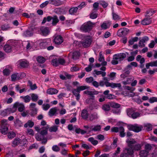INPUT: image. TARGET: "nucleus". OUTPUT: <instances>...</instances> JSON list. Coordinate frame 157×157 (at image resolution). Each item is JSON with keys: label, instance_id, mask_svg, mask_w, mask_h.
Returning a JSON list of instances; mask_svg holds the SVG:
<instances>
[{"label": "nucleus", "instance_id": "obj_53", "mask_svg": "<svg viewBox=\"0 0 157 157\" xmlns=\"http://www.w3.org/2000/svg\"><path fill=\"white\" fill-rule=\"evenodd\" d=\"M58 126L54 125L49 128V131L51 132H56L58 130Z\"/></svg>", "mask_w": 157, "mask_h": 157}, {"label": "nucleus", "instance_id": "obj_62", "mask_svg": "<svg viewBox=\"0 0 157 157\" xmlns=\"http://www.w3.org/2000/svg\"><path fill=\"white\" fill-rule=\"evenodd\" d=\"M155 45V43L154 40H152L150 43L148 44V46L150 48H153Z\"/></svg>", "mask_w": 157, "mask_h": 157}, {"label": "nucleus", "instance_id": "obj_25", "mask_svg": "<svg viewBox=\"0 0 157 157\" xmlns=\"http://www.w3.org/2000/svg\"><path fill=\"white\" fill-rule=\"evenodd\" d=\"M33 34L32 29H28L24 31L23 33V36L26 37L30 36Z\"/></svg>", "mask_w": 157, "mask_h": 157}, {"label": "nucleus", "instance_id": "obj_2", "mask_svg": "<svg viewBox=\"0 0 157 157\" xmlns=\"http://www.w3.org/2000/svg\"><path fill=\"white\" fill-rule=\"evenodd\" d=\"M7 120L3 119L1 121V126L0 127V132L4 135L6 134L8 131L9 126Z\"/></svg>", "mask_w": 157, "mask_h": 157}, {"label": "nucleus", "instance_id": "obj_31", "mask_svg": "<svg viewBox=\"0 0 157 157\" xmlns=\"http://www.w3.org/2000/svg\"><path fill=\"white\" fill-rule=\"evenodd\" d=\"M142 147V145L140 144H137L133 145L132 147L130 148L133 151H138L141 149Z\"/></svg>", "mask_w": 157, "mask_h": 157}, {"label": "nucleus", "instance_id": "obj_54", "mask_svg": "<svg viewBox=\"0 0 157 157\" xmlns=\"http://www.w3.org/2000/svg\"><path fill=\"white\" fill-rule=\"evenodd\" d=\"M15 133L13 132H9L8 133V136L9 139H12L15 137Z\"/></svg>", "mask_w": 157, "mask_h": 157}, {"label": "nucleus", "instance_id": "obj_17", "mask_svg": "<svg viewBox=\"0 0 157 157\" xmlns=\"http://www.w3.org/2000/svg\"><path fill=\"white\" fill-rule=\"evenodd\" d=\"M100 117L98 113L97 112L93 113L90 114L89 117V120L92 121L98 119Z\"/></svg>", "mask_w": 157, "mask_h": 157}, {"label": "nucleus", "instance_id": "obj_5", "mask_svg": "<svg viewBox=\"0 0 157 157\" xmlns=\"http://www.w3.org/2000/svg\"><path fill=\"white\" fill-rule=\"evenodd\" d=\"M128 128L131 131L136 132H138L140 131L143 128L141 125L135 124H129L127 126Z\"/></svg>", "mask_w": 157, "mask_h": 157}, {"label": "nucleus", "instance_id": "obj_26", "mask_svg": "<svg viewBox=\"0 0 157 157\" xmlns=\"http://www.w3.org/2000/svg\"><path fill=\"white\" fill-rule=\"evenodd\" d=\"M151 22V18L146 17L142 20L141 24L144 25H147Z\"/></svg>", "mask_w": 157, "mask_h": 157}, {"label": "nucleus", "instance_id": "obj_23", "mask_svg": "<svg viewBox=\"0 0 157 157\" xmlns=\"http://www.w3.org/2000/svg\"><path fill=\"white\" fill-rule=\"evenodd\" d=\"M72 76L71 75L68 74L67 72H65L64 75L60 74L59 75L60 78L62 80H66L67 79H70L71 78Z\"/></svg>", "mask_w": 157, "mask_h": 157}, {"label": "nucleus", "instance_id": "obj_32", "mask_svg": "<svg viewBox=\"0 0 157 157\" xmlns=\"http://www.w3.org/2000/svg\"><path fill=\"white\" fill-rule=\"evenodd\" d=\"M20 98L25 103L29 102L31 100V97L29 95L26 96H20Z\"/></svg>", "mask_w": 157, "mask_h": 157}, {"label": "nucleus", "instance_id": "obj_47", "mask_svg": "<svg viewBox=\"0 0 157 157\" xmlns=\"http://www.w3.org/2000/svg\"><path fill=\"white\" fill-rule=\"evenodd\" d=\"M102 109L106 112L108 111L110 109V105L104 104L102 105Z\"/></svg>", "mask_w": 157, "mask_h": 157}, {"label": "nucleus", "instance_id": "obj_43", "mask_svg": "<svg viewBox=\"0 0 157 157\" xmlns=\"http://www.w3.org/2000/svg\"><path fill=\"white\" fill-rule=\"evenodd\" d=\"M11 80L15 81L19 79V77L18 75V73H15L12 75L11 76Z\"/></svg>", "mask_w": 157, "mask_h": 157}, {"label": "nucleus", "instance_id": "obj_14", "mask_svg": "<svg viewBox=\"0 0 157 157\" xmlns=\"http://www.w3.org/2000/svg\"><path fill=\"white\" fill-rule=\"evenodd\" d=\"M50 41L49 40L46 39H41L38 41L39 45L41 48H45L48 45V43Z\"/></svg>", "mask_w": 157, "mask_h": 157}, {"label": "nucleus", "instance_id": "obj_56", "mask_svg": "<svg viewBox=\"0 0 157 157\" xmlns=\"http://www.w3.org/2000/svg\"><path fill=\"white\" fill-rule=\"evenodd\" d=\"M149 101L151 103H153L154 102H157V98L155 97L151 98L149 99Z\"/></svg>", "mask_w": 157, "mask_h": 157}, {"label": "nucleus", "instance_id": "obj_12", "mask_svg": "<svg viewBox=\"0 0 157 157\" xmlns=\"http://www.w3.org/2000/svg\"><path fill=\"white\" fill-rule=\"evenodd\" d=\"M111 24V21L107 20L101 23L100 26L102 29L106 30L109 28Z\"/></svg>", "mask_w": 157, "mask_h": 157}, {"label": "nucleus", "instance_id": "obj_57", "mask_svg": "<svg viewBox=\"0 0 157 157\" xmlns=\"http://www.w3.org/2000/svg\"><path fill=\"white\" fill-rule=\"evenodd\" d=\"M43 109L44 110H48L50 107V105L48 104H43L42 105Z\"/></svg>", "mask_w": 157, "mask_h": 157}, {"label": "nucleus", "instance_id": "obj_44", "mask_svg": "<svg viewBox=\"0 0 157 157\" xmlns=\"http://www.w3.org/2000/svg\"><path fill=\"white\" fill-rule=\"evenodd\" d=\"M28 83L32 90H34L37 88V86L36 84H33L32 82L30 81H28Z\"/></svg>", "mask_w": 157, "mask_h": 157}, {"label": "nucleus", "instance_id": "obj_15", "mask_svg": "<svg viewBox=\"0 0 157 157\" xmlns=\"http://www.w3.org/2000/svg\"><path fill=\"white\" fill-rule=\"evenodd\" d=\"M14 106L16 109L17 108L18 111L20 112H23L25 109L24 104L23 103H20L18 102H17L14 103Z\"/></svg>", "mask_w": 157, "mask_h": 157}, {"label": "nucleus", "instance_id": "obj_60", "mask_svg": "<svg viewBox=\"0 0 157 157\" xmlns=\"http://www.w3.org/2000/svg\"><path fill=\"white\" fill-rule=\"evenodd\" d=\"M35 105L36 104L34 103H31L30 105V108H33V109L32 110H34V113H36L37 111V110L35 108Z\"/></svg>", "mask_w": 157, "mask_h": 157}, {"label": "nucleus", "instance_id": "obj_4", "mask_svg": "<svg viewBox=\"0 0 157 157\" xmlns=\"http://www.w3.org/2000/svg\"><path fill=\"white\" fill-rule=\"evenodd\" d=\"M133 151L132 149L130 148H125L121 154L120 157H133Z\"/></svg>", "mask_w": 157, "mask_h": 157}, {"label": "nucleus", "instance_id": "obj_49", "mask_svg": "<svg viewBox=\"0 0 157 157\" xmlns=\"http://www.w3.org/2000/svg\"><path fill=\"white\" fill-rule=\"evenodd\" d=\"M90 87L87 86H78L77 87L78 89L80 92V91L84 90L86 89H88Z\"/></svg>", "mask_w": 157, "mask_h": 157}, {"label": "nucleus", "instance_id": "obj_52", "mask_svg": "<svg viewBox=\"0 0 157 157\" xmlns=\"http://www.w3.org/2000/svg\"><path fill=\"white\" fill-rule=\"evenodd\" d=\"M120 133L121 137H123L125 136L124 130L123 127H120Z\"/></svg>", "mask_w": 157, "mask_h": 157}, {"label": "nucleus", "instance_id": "obj_13", "mask_svg": "<svg viewBox=\"0 0 157 157\" xmlns=\"http://www.w3.org/2000/svg\"><path fill=\"white\" fill-rule=\"evenodd\" d=\"M83 93L90 95L91 97L90 99H94V95L98 94L99 92L96 91L94 89H93L91 90H86L85 91L83 92Z\"/></svg>", "mask_w": 157, "mask_h": 157}, {"label": "nucleus", "instance_id": "obj_8", "mask_svg": "<svg viewBox=\"0 0 157 157\" xmlns=\"http://www.w3.org/2000/svg\"><path fill=\"white\" fill-rule=\"evenodd\" d=\"M16 110L17 109L15 107H14L13 105L12 107L8 108L4 110L2 112L1 114L3 116H6L8 114L15 112Z\"/></svg>", "mask_w": 157, "mask_h": 157}, {"label": "nucleus", "instance_id": "obj_40", "mask_svg": "<svg viewBox=\"0 0 157 157\" xmlns=\"http://www.w3.org/2000/svg\"><path fill=\"white\" fill-rule=\"evenodd\" d=\"M88 140L93 145H96L98 144V141L95 140L93 137H90L88 139Z\"/></svg>", "mask_w": 157, "mask_h": 157}, {"label": "nucleus", "instance_id": "obj_58", "mask_svg": "<svg viewBox=\"0 0 157 157\" xmlns=\"http://www.w3.org/2000/svg\"><path fill=\"white\" fill-rule=\"evenodd\" d=\"M52 150L56 152L59 151L60 150L59 148L57 145H53L52 147Z\"/></svg>", "mask_w": 157, "mask_h": 157}, {"label": "nucleus", "instance_id": "obj_20", "mask_svg": "<svg viewBox=\"0 0 157 157\" xmlns=\"http://www.w3.org/2000/svg\"><path fill=\"white\" fill-rule=\"evenodd\" d=\"M40 30L42 34L44 36H46L48 35L49 33V30L48 27H42L40 28Z\"/></svg>", "mask_w": 157, "mask_h": 157}, {"label": "nucleus", "instance_id": "obj_3", "mask_svg": "<svg viewBox=\"0 0 157 157\" xmlns=\"http://www.w3.org/2000/svg\"><path fill=\"white\" fill-rule=\"evenodd\" d=\"M126 112L128 116L133 119H136L141 116L142 115L140 113L138 112H135L132 109H128L126 110Z\"/></svg>", "mask_w": 157, "mask_h": 157}, {"label": "nucleus", "instance_id": "obj_59", "mask_svg": "<svg viewBox=\"0 0 157 157\" xmlns=\"http://www.w3.org/2000/svg\"><path fill=\"white\" fill-rule=\"evenodd\" d=\"M151 146L149 144H146L145 145L144 150L146 151H147L149 153L150 150L151 149Z\"/></svg>", "mask_w": 157, "mask_h": 157}, {"label": "nucleus", "instance_id": "obj_21", "mask_svg": "<svg viewBox=\"0 0 157 157\" xmlns=\"http://www.w3.org/2000/svg\"><path fill=\"white\" fill-rule=\"evenodd\" d=\"M49 4L56 6H59L63 4V2L60 0H49Z\"/></svg>", "mask_w": 157, "mask_h": 157}, {"label": "nucleus", "instance_id": "obj_45", "mask_svg": "<svg viewBox=\"0 0 157 157\" xmlns=\"http://www.w3.org/2000/svg\"><path fill=\"white\" fill-rule=\"evenodd\" d=\"M52 24L53 25H56L59 21L58 17L56 16H54L52 17Z\"/></svg>", "mask_w": 157, "mask_h": 157}, {"label": "nucleus", "instance_id": "obj_55", "mask_svg": "<svg viewBox=\"0 0 157 157\" xmlns=\"http://www.w3.org/2000/svg\"><path fill=\"white\" fill-rule=\"evenodd\" d=\"M98 15V13H94V12H92L90 14V17L91 19H95L97 17Z\"/></svg>", "mask_w": 157, "mask_h": 157}, {"label": "nucleus", "instance_id": "obj_50", "mask_svg": "<svg viewBox=\"0 0 157 157\" xmlns=\"http://www.w3.org/2000/svg\"><path fill=\"white\" fill-rule=\"evenodd\" d=\"M37 61L40 63H43L44 62L45 59L44 57L41 56H39L36 58Z\"/></svg>", "mask_w": 157, "mask_h": 157}, {"label": "nucleus", "instance_id": "obj_9", "mask_svg": "<svg viewBox=\"0 0 157 157\" xmlns=\"http://www.w3.org/2000/svg\"><path fill=\"white\" fill-rule=\"evenodd\" d=\"M129 32V30L126 28H123L118 30L117 32V35L119 37H123L127 35Z\"/></svg>", "mask_w": 157, "mask_h": 157}, {"label": "nucleus", "instance_id": "obj_10", "mask_svg": "<svg viewBox=\"0 0 157 157\" xmlns=\"http://www.w3.org/2000/svg\"><path fill=\"white\" fill-rule=\"evenodd\" d=\"M102 126L99 124L93 125H91L90 128V130L89 132H99L101 130Z\"/></svg>", "mask_w": 157, "mask_h": 157}, {"label": "nucleus", "instance_id": "obj_28", "mask_svg": "<svg viewBox=\"0 0 157 157\" xmlns=\"http://www.w3.org/2000/svg\"><path fill=\"white\" fill-rule=\"evenodd\" d=\"M134 80L133 77L127 78L126 80H124L122 82V84L124 85H128L130 84L132 81Z\"/></svg>", "mask_w": 157, "mask_h": 157}, {"label": "nucleus", "instance_id": "obj_24", "mask_svg": "<svg viewBox=\"0 0 157 157\" xmlns=\"http://www.w3.org/2000/svg\"><path fill=\"white\" fill-rule=\"evenodd\" d=\"M63 42V38L60 36H56L54 40V42L55 44H59Z\"/></svg>", "mask_w": 157, "mask_h": 157}, {"label": "nucleus", "instance_id": "obj_36", "mask_svg": "<svg viewBox=\"0 0 157 157\" xmlns=\"http://www.w3.org/2000/svg\"><path fill=\"white\" fill-rule=\"evenodd\" d=\"M112 18L114 20H119L121 19L120 16L117 13H114L113 11L112 13Z\"/></svg>", "mask_w": 157, "mask_h": 157}, {"label": "nucleus", "instance_id": "obj_19", "mask_svg": "<svg viewBox=\"0 0 157 157\" xmlns=\"http://www.w3.org/2000/svg\"><path fill=\"white\" fill-rule=\"evenodd\" d=\"M80 55L79 52L77 51H75L73 52H71L69 55V58H72L74 59H76L78 58Z\"/></svg>", "mask_w": 157, "mask_h": 157}, {"label": "nucleus", "instance_id": "obj_27", "mask_svg": "<svg viewBox=\"0 0 157 157\" xmlns=\"http://www.w3.org/2000/svg\"><path fill=\"white\" fill-rule=\"evenodd\" d=\"M81 115L82 118L86 120L89 117V113L88 111L86 109L82 110Z\"/></svg>", "mask_w": 157, "mask_h": 157}, {"label": "nucleus", "instance_id": "obj_11", "mask_svg": "<svg viewBox=\"0 0 157 157\" xmlns=\"http://www.w3.org/2000/svg\"><path fill=\"white\" fill-rule=\"evenodd\" d=\"M52 64L54 66H57L59 65H63L65 63L64 59L61 58H56L53 59L52 61Z\"/></svg>", "mask_w": 157, "mask_h": 157}, {"label": "nucleus", "instance_id": "obj_30", "mask_svg": "<svg viewBox=\"0 0 157 157\" xmlns=\"http://www.w3.org/2000/svg\"><path fill=\"white\" fill-rule=\"evenodd\" d=\"M127 143H128V146L129 148L132 147L133 145L131 144L136 143V141L132 138H128L126 140Z\"/></svg>", "mask_w": 157, "mask_h": 157}, {"label": "nucleus", "instance_id": "obj_46", "mask_svg": "<svg viewBox=\"0 0 157 157\" xmlns=\"http://www.w3.org/2000/svg\"><path fill=\"white\" fill-rule=\"evenodd\" d=\"M78 9L77 7L71 8L70 9L69 12L71 14H74L77 12Z\"/></svg>", "mask_w": 157, "mask_h": 157}, {"label": "nucleus", "instance_id": "obj_29", "mask_svg": "<svg viewBox=\"0 0 157 157\" xmlns=\"http://www.w3.org/2000/svg\"><path fill=\"white\" fill-rule=\"evenodd\" d=\"M58 92V90L56 89L50 88L47 90V93L49 94H57Z\"/></svg>", "mask_w": 157, "mask_h": 157}, {"label": "nucleus", "instance_id": "obj_1", "mask_svg": "<svg viewBox=\"0 0 157 157\" xmlns=\"http://www.w3.org/2000/svg\"><path fill=\"white\" fill-rule=\"evenodd\" d=\"M126 57V54L124 53L114 55L113 56V59L111 61V63L113 65H116L118 63L119 61L123 60Z\"/></svg>", "mask_w": 157, "mask_h": 157}, {"label": "nucleus", "instance_id": "obj_16", "mask_svg": "<svg viewBox=\"0 0 157 157\" xmlns=\"http://www.w3.org/2000/svg\"><path fill=\"white\" fill-rule=\"evenodd\" d=\"M105 85L106 87H111L113 88L116 87L120 88L121 87L120 83H110L107 81L105 82Z\"/></svg>", "mask_w": 157, "mask_h": 157}, {"label": "nucleus", "instance_id": "obj_61", "mask_svg": "<svg viewBox=\"0 0 157 157\" xmlns=\"http://www.w3.org/2000/svg\"><path fill=\"white\" fill-rule=\"evenodd\" d=\"M27 132L28 135L31 136H33L34 135L33 131L32 129L31 128L27 129Z\"/></svg>", "mask_w": 157, "mask_h": 157}, {"label": "nucleus", "instance_id": "obj_34", "mask_svg": "<svg viewBox=\"0 0 157 157\" xmlns=\"http://www.w3.org/2000/svg\"><path fill=\"white\" fill-rule=\"evenodd\" d=\"M147 151L144 150H141L139 153V155L140 157H146L148 154Z\"/></svg>", "mask_w": 157, "mask_h": 157}, {"label": "nucleus", "instance_id": "obj_64", "mask_svg": "<svg viewBox=\"0 0 157 157\" xmlns=\"http://www.w3.org/2000/svg\"><path fill=\"white\" fill-rule=\"evenodd\" d=\"M121 110L120 109L117 108L113 110V113L119 115L121 113Z\"/></svg>", "mask_w": 157, "mask_h": 157}, {"label": "nucleus", "instance_id": "obj_35", "mask_svg": "<svg viewBox=\"0 0 157 157\" xmlns=\"http://www.w3.org/2000/svg\"><path fill=\"white\" fill-rule=\"evenodd\" d=\"M93 74L97 75H101L102 76L104 77L106 75V72H105L98 71L97 70H95L94 71Z\"/></svg>", "mask_w": 157, "mask_h": 157}, {"label": "nucleus", "instance_id": "obj_51", "mask_svg": "<svg viewBox=\"0 0 157 157\" xmlns=\"http://www.w3.org/2000/svg\"><path fill=\"white\" fill-rule=\"evenodd\" d=\"M110 106L116 109L119 108L120 106V105L119 104L113 102L110 103Z\"/></svg>", "mask_w": 157, "mask_h": 157}, {"label": "nucleus", "instance_id": "obj_7", "mask_svg": "<svg viewBox=\"0 0 157 157\" xmlns=\"http://www.w3.org/2000/svg\"><path fill=\"white\" fill-rule=\"evenodd\" d=\"M92 41V39L89 36H85L82 42V46L84 48H87L90 46Z\"/></svg>", "mask_w": 157, "mask_h": 157}, {"label": "nucleus", "instance_id": "obj_38", "mask_svg": "<svg viewBox=\"0 0 157 157\" xmlns=\"http://www.w3.org/2000/svg\"><path fill=\"white\" fill-rule=\"evenodd\" d=\"M57 111L56 108H54L51 109L48 112V115L49 116H52L56 113Z\"/></svg>", "mask_w": 157, "mask_h": 157}, {"label": "nucleus", "instance_id": "obj_6", "mask_svg": "<svg viewBox=\"0 0 157 157\" xmlns=\"http://www.w3.org/2000/svg\"><path fill=\"white\" fill-rule=\"evenodd\" d=\"M95 24V23H93L90 21H88L82 26L81 29L85 32H88L90 30L92 29L93 25Z\"/></svg>", "mask_w": 157, "mask_h": 157}, {"label": "nucleus", "instance_id": "obj_37", "mask_svg": "<svg viewBox=\"0 0 157 157\" xmlns=\"http://www.w3.org/2000/svg\"><path fill=\"white\" fill-rule=\"evenodd\" d=\"M21 140L19 138H15L12 143V146H15L20 143Z\"/></svg>", "mask_w": 157, "mask_h": 157}, {"label": "nucleus", "instance_id": "obj_18", "mask_svg": "<svg viewBox=\"0 0 157 157\" xmlns=\"http://www.w3.org/2000/svg\"><path fill=\"white\" fill-rule=\"evenodd\" d=\"M17 63L21 67L23 68L26 67L29 65V62L27 60L24 59L19 60Z\"/></svg>", "mask_w": 157, "mask_h": 157}, {"label": "nucleus", "instance_id": "obj_42", "mask_svg": "<svg viewBox=\"0 0 157 157\" xmlns=\"http://www.w3.org/2000/svg\"><path fill=\"white\" fill-rule=\"evenodd\" d=\"M5 51L7 52H11L12 48L11 46L9 44H6L4 47Z\"/></svg>", "mask_w": 157, "mask_h": 157}, {"label": "nucleus", "instance_id": "obj_39", "mask_svg": "<svg viewBox=\"0 0 157 157\" xmlns=\"http://www.w3.org/2000/svg\"><path fill=\"white\" fill-rule=\"evenodd\" d=\"M144 127L147 131H150L152 129V125L150 123L145 124L144 125Z\"/></svg>", "mask_w": 157, "mask_h": 157}, {"label": "nucleus", "instance_id": "obj_33", "mask_svg": "<svg viewBox=\"0 0 157 157\" xmlns=\"http://www.w3.org/2000/svg\"><path fill=\"white\" fill-rule=\"evenodd\" d=\"M15 125L17 127H20L22 126L23 123L18 118H17L14 121Z\"/></svg>", "mask_w": 157, "mask_h": 157}, {"label": "nucleus", "instance_id": "obj_41", "mask_svg": "<svg viewBox=\"0 0 157 157\" xmlns=\"http://www.w3.org/2000/svg\"><path fill=\"white\" fill-rule=\"evenodd\" d=\"M34 122L30 120H29L27 123L24 124V126L25 128H27L28 127L32 128L34 126Z\"/></svg>", "mask_w": 157, "mask_h": 157}, {"label": "nucleus", "instance_id": "obj_48", "mask_svg": "<svg viewBox=\"0 0 157 157\" xmlns=\"http://www.w3.org/2000/svg\"><path fill=\"white\" fill-rule=\"evenodd\" d=\"M31 99L33 101H36L38 98V96L36 94H30Z\"/></svg>", "mask_w": 157, "mask_h": 157}, {"label": "nucleus", "instance_id": "obj_63", "mask_svg": "<svg viewBox=\"0 0 157 157\" xmlns=\"http://www.w3.org/2000/svg\"><path fill=\"white\" fill-rule=\"evenodd\" d=\"M116 74V73L114 72L110 73L109 75V76L110 77V79L111 80H113L114 79Z\"/></svg>", "mask_w": 157, "mask_h": 157}, {"label": "nucleus", "instance_id": "obj_22", "mask_svg": "<svg viewBox=\"0 0 157 157\" xmlns=\"http://www.w3.org/2000/svg\"><path fill=\"white\" fill-rule=\"evenodd\" d=\"M98 60L100 62H102L101 63V65L105 66L106 65L107 62L104 60V57L103 55H102V52H99V58Z\"/></svg>", "mask_w": 157, "mask_h": 157}]
</instances>
